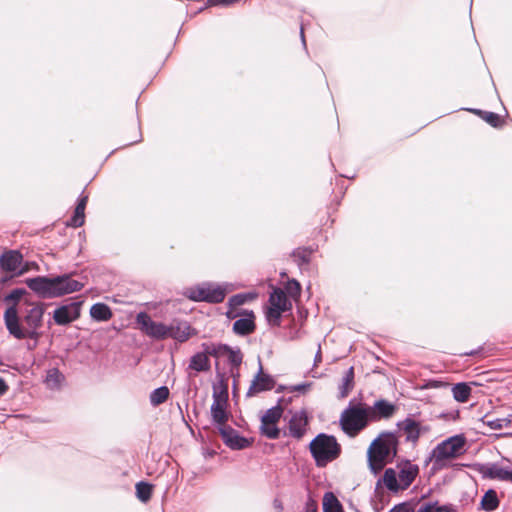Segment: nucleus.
I'll list each match as a JSON object with an SVG mask.
<instances>
[{
  "label": "nucleus",
  "instance_id": "1a4fd4ad",
  "mask_svg": "<svg viewBox=\"0 0 512 512\" xmlns=\"http://www.w3.org/2000/svg\"><path fill=\"white\" fill-rule=\"evenodd\" d=\"M284 409L278 403L276 406L268 409L261 417L260 433L271 440H276L281 435V430L277 424L283 415Z\"/></svg>",
  "mask_w": 512,
  "mask_h": 512
},
{
  "label": "nucleus",
  "instance_id": "3c124183",
  "mask_svg": "<svg viewBox=\"0 0 512 512\" xmlns=\"http://www.w3.org/2000/svg\"><path fill=\"white\" fill-rule=\"evenodd\" d=\"M237 0H221L220 3L221 4H224V5H229V4H232L234 2H236Z\"/></svg>",
  "mask_w": 512,
  "mask_h": 512
},
{
  "label": "nucleus",
  "instance_id": "6e6552de",
  "mask_svg": "<svg viewBox=\"0 0 512 512\" xmlns=\"http://www.w3.org/2000/svg\"><path fill=\"white\" fill-rule=\"evenodd\" d=\"M226 289L220 285L203 283L187 289L186 296L196 302L221 303L226 296Z\"/></svg>",
  "mask_w": 512,
  "mask_h": 512
},
{
  "label": "nucleus",
  "instance_id": "864d4df0",
  "mask_svg": "<svg viewBox=\"0 0 512 512\" xmlns=\"http://www.w3.org/2000/svg\"><path fill=\"white\" fill-rule=\"evenodd\" d=\"M300 35H301L302 42H303V44L305 45V36H304V29H303V26H301Z\"/></svg>",
  "mask_w": 512,
  "mask_h": 512
},
{
  "label": "nucleus",
  "instance_id": "c85d7f7f",
  "mask_svg": "<svg viewBox=\"0 0 512 512\" xmlns=\"http://www.w3.org/2000/svg\"><path fill=\"white\" fill-rule=\"evenodd\" d=\"M471 391V387L465 382L456 383L452 387L453 398L460 403H465L469 400Z\"/></svg>",
  "mask_w": 512,
  "mask_h": 512
},
{
  "label": "nucleus",
  "instance_id": "f257e3e1",
  "mask_svg": "<svg viewBox=\"0 0 512 512\" xmlns=\"http://www.w3.org/2000/svg\"><path fill=\"white\" fill-rule=\"evenodd\" d=\"M26 285L37 296L43 299L61 297L66 294L80 291L84 284L73 279L71 275L64 274L53 278L37 276L25 280Z\"/></svg>",
  "mask_w": 512,
  "mask_h": 512
},
{
  "label": "nucleus",
  "instance_id": "49530a36",
  "mask_svg": "<svg viewBox=\"0 0 512 512\" xmlns=\"http://www.w3.org/2000/svg\"><path fill=\"white\" fill-rule=\"evenodd\" d=\"M389 512H413V510L406 504H399L392 508Z\"/></svg>",
  "mask_w": 512,
  "mask_h": 512
},
{
  "label": "nucleus",
  "instance_id": "b1692460",
  "mask_svg": "<svg viewBox=\"0 0 512 512\" xmlns=\"http://www.w3.org/2000/svg\"><path fill=\"white\" fill-rule=\"evenodd\" d=\"M227 403L213 401L211 405V415L214 423L218 424L219 427L226 426V422L228 421V413H227Z\"/></svg>",
  "mask_w": 512,
  "mask_h": 512
},
{
  "label": "nucleus",
  "instance_id": "58836bf2",
  "mask_svg": "<svg viewBox=\"0 0 512 512\" xmlns=\"http://www.w3.org/2000/svg\"><path fill=\"white\" fill-rule=\"evenodd\" d=\"M285 289L287 293L294 298L298 297L301 292L300 283L295 279L289 280L285 286Z\"/></svg>",
  "mask_w": 512,
  "mask_h": 512
},
{
  "label": "nucleus",
  "instance_id": "423d86ee",
  "mask_svg": "<svg viewBox=\"0 0 512 512\" xmlns=\"http://www.w3.org/2000/svg\"><path fill=\"white\" fill-rule=\"evenodd\" d=\"M466 438L463 435L451 436L432 450L430 459L433 460L436 468H442L447 460L455 459L463 455L466 451Z\"/></svg>",
  "mask_w": 512,
  "mask_h": 512
},
{
  "label": "nucleus",
  "instance_id": "2f4dec72",
  "mask_svg": "<svg viewBox=\"0 0 512 512\" xmlns=\"http://www.w3.org/2000/svg\"><path fill=\"white\" fill-rule=\"evenodd\" d=\"M169 389L166 386H161L154 389L150 394V403L153 406H158L164 403L169 397Z\"/></svg>",
  "mask_w": 512,
  "mask_h": 512
},
{
  "label": "nucleus",
  "instance_id": "ea45409f",
  "mask_svg": "<svg viewBox=\"0 0 512 512\" xmlns=\"http://www.w3.org/2000/svg\"><path fill=\"white\" fill-rule=\"evenodd\" d=\"M283 312L285 311L282 309L270 306L266 312V316L270 322L278 325Z\"/></svg>",
  "mask_w": 512,
  "mask_h": 512
},
{
  "label": "nucleus",
  "instance_id": "c9c22d12",
  "mask_svg": "<svg viewBox=\"0 0 512 512\" xmlns=\"http://www.w3.org/2000/svg\"><path fill=\"white\" fill-rule=\"evenodd\" d=\"M313 250L310 248H297L293 251L292 256L299 266L308 264L310 262Z\"/></svg>",
  "mask_w": 512,
  "mask_h": 512
},
{
  "label": "nucleus",
  "instance_id": "a19ab883",
  "mask_svg": "<svg viewBox=\"0 0 512 512\" xmlns=\"http://www.w3.org/2000/svg\"><path fill=\"white\" fill-rule=\"evenodd\" d=\"M62 378H63V376L59 372V370L54 368V369L49 370L47 377H46V382L48 384L58 385Z\"/></svg>",
  "mask_w": 512,
  "mask_h": 512
},
{
  "label": "nucleus",
  "instance_id": "f8f14e48",
  "mask_svg": "<svg viewBox=\"0 0 512 512\" xmlns=\"http://www.w3.org/2000/svg\"><path fill=\"white\" fill-rule=\"evenodd\" d=\"M308 417L304 410L295 412L290 420L288 421V432H284V435H288L296 440H300L304 437L308 429Z\"/></svg>",
  "mask_w": 512,
  "mask_h": 512
},
{
  "label": "nucleus",
  "instance_id": "f704fd0d",
  "mask_svg": "<svg viewBox=\"0 0 512 512\" xmlns=\"http://www.w3.org/2000/svg\"><path fill=\"white\" fill-rule=\"evenodd\" d=\"M152 490H153V486L147 482L141 481L136 484L137 498L144 503H146L147 501L150 500L151 495H152Z\"/></svg>",
  "mask_w": 512,
  "mask_h": 512
},
{
  "label": "nucleus",
  "instance_id": "2eb2a0df",
  "mask_svg": "<svg viewBox=\"0 0 512 512\" xmlns=\"http://www.w3.org/2000/svg\"><path fill=\"white\" fill-rule=\"evenodd\" d=\"M240 314L243 315L244 317L237 319L233 323V332L239 336H247L252 334L256 329V324L254 321L255 315L253 311L244 310Z\"/></svg>",
  "mask_w": 512,
  "mask_h": 512
},
{
  "label": "nucleus",
  "instance_id": "4468645a",
  "mask_svg": "<svg viewBox=\"0 0 512 512\" xmlns=\"http://www.w3.org/2000/svg\"><path fill=\"white\" fill-rule=\"evenodd\" d=\"M224 443L231 449L241 450L249 446L247 438L240 436L237 431L229 426L219 427Z\"/></svg>",
  "mask_w": 512,
  "mask_h": 512
},
{
  "label": "nucleus",
  "instance_id": "a18cd8bd",
  "mask_svg": "<svg viewBox=\"0 0 512 512\" xmlns=\"http://www.w3.org/2000/svg\"><path fill=\"white\" fill-rule=\"evenodd\" d=\"M310 387V384L302 383L298 385H294L288 388L289 392H305Z\"/></svg>",
  "mask_w": 512,
  "mask_h": 512
},
{
  "label": "nucleus",
  "instance_id": "5fc2aeb1",
  "mask_svg": "<svg viewBox=\"0 0 512 512\" xmlns=\"http://www.w3.org/2000/svg\"><path fill=\"white\" fill-rule=\"evenodd\" d=\"M507 481L512 482V468L510 469V477L507 478Z\"/></svg>",
  "mask_w": 512,
  "mask_h": 512
},
{
  "label": "nucleus",
  "instance_id": "7c9ffc66",
  "mask_svg": "<svg viewBox=\"0 0 512 512\" xmlns=\"http://www.w3.org/2000/svg\"><path fill=\"white\" fill-rule=\"evenodd\" d=\"M499 506L497 493L493 489H489L482 497L481 507L485 511H494Z\"/></svg>",
  "mask_w": 512,
  "mask_h": 512
},
{
  "label": "nucleus",
  "instance_id": "0eeeda50",
  "mask_svg": "<svg viewBox=\"0 0 512 512\" xmlns=\"http://www.w3.org/2000/svg\"><path fill=\"white\" fill-rule=\"evenodd\" d=\"M370 422L367 408L361 405H350L340 417L342 430L349 436H356Z\"/></svg>",
  "mask_w": 512,
  "mask_h": 512
},
{
  "label": "nucleus",
  "instance_id": "f03ea898",
  "mask_svg": "<svg viewBox=\"0 0 512 512\" xmlns=\"http://www.w3.org/2000/svg\"><path fill=\"white\" fill-rule=\"evenodd\" d=\"M43 314L44 308L41 305H35L29 309L24 317L27 325V328L24 329L20 325L17 308L15 305H11L4 313L5 326L16 339H36L38 337L37 329L42 325Z\"/></svg>",
  "mask_w": 512,
  "mask_h": 512
},
{
  "label": "nucleus",
  "instance_id": "cd10ccee",
  "mask_svg": "<svg viewBox=\"0 0 512 512\" xmlns=\"http://www.w3.org/2000/svg\"><path fill=\"white\" fill-rule=\"evenodd\" d=\"M90 315L96 321H108L112 317V312L108 305L96 303L90 308Z\"/></svg>",
  "mask_w": 512,
  "mask_h": 512
},
{
  "label": "nucleus",
  "instance_id": "39448f33",
  "mask_svg": "<svg viewBox=\"0 0 512 512\" xmlns=\"http://www.w3.org/2000/svg\"><path fill=\"white\" fill-rule=\"evenodd\" d=\"M310 453L317 467H325L341 454V445L333 435L318 434L309 444Z\"/></svg>",
  "mask_w": 512,
  "mask_h": 512
},
{
  "label": "nucleus",
  "instance_id": "e433bc0d",
  "mask_svg": "<svg viewBox=\"0 0 512 512\" xmlns=\"http://www.w3.org/2000/svg\"><path fill=\"white\" fill-rule=\"evenodd\" d=\"M254 298L253 294L250 293H239L236 295H233L229 298L228 305L231 308L239 307L243 304H245L248 300H252Z\"/></svg>",
  "mask_w": 512,
  "mask_h": 512
},
{
  "label": "nucleus",
  "instance_id": "6ab92c4d",
  "mask_svg": "<svg viewBox=\"0 0 512 512\" xmlns=\"http://www.w3.org/2000/svg\"><path fill=\"white\" fill-rule=\"evenodd\" d=\"M397 427L405 434L406 441L413 443L418 441L421 434L419 422L415 421L411 417H407L403 421L398 422Z\"/></svg>",
  "mask_w": 512,
  "mask_h": 512
},
{
  "label": "nucleus",
  "instance_id": "5701e85b",
  "mask_svg": "<svg viewBox=\"0 0 512 512\" xmlns=\"http://www.w3.org/2000/svg\"><path fill=\"white\" fill-rule=\"evenodd\" d=\"M190 336L191 327L187 323L168 326L167 338H172L179 342H185L190 338Z\"/></svg>",
  "mask_w": 512,
  "mask_h": 512
},
{
  "label": "nucleus",
  "instance_id": "bb28decb",
  "mask_svg": "<svg viewBox=\"0 0 512 512\" xmlns=\"http://www.w3.org/2000/svg\"><path fill=\"white\" fill-rule=\"evenodd\" d=\"M354 388V368L350 367L344 374L339 385V397L345 398Z\"/></svg>",
  "mask_w": 512,
  "mask_h": 512
},
{
  "label": "nucleus",
  "instance_id": "9b49d317",
  "mask_svg": "<svg viewBox=\"0 0 512 512\" xmlns=\"http://www.w3.org/2000/svg\"><path fill=\"white\" fill-rule=\"evenodd\" d=\"M201 348L205 349L206 352L210 353L213 357L227 355L229 363L235 367H238L242 363L243 355L240 349L234 350L226 344L210 342L202 343Z\"/></svg>",
  "mask_w": 512,
  "mask_h": 512
},
{
  "label": "nucleus",
  "instance_id": "4be33fe9",
  "mask_svg": "<svg viewBox=\"0 0 512 512\" xmlns=\"http://www.w3.org/2000/svg\"><path fill=\"white\" fill-rule=\"evenodd\" d=\"M88 201L87 195H81L78 199V203L76 205L75 211L69 222L67 223L68 226L78 228L81 227L84 224L85 221V208Z\"/></svg>",
  "mask_w": 512,
  "mask_h": 512
},
{
  "label": "nucleus",
  "instance_id": "9d476101",
  "mask_svg": "<svg viewBox=\"0 0 512 512\" xmlns=\"http://www.w3.org/2000/svg\"><path fill=\"white\" fill-rule=\"evenodd\" d=\"M136 323L139 325L140 329L151 338L157 340L167 338L168 326L163 323L153 321L146 312H140L137 314Z\"/></svg>",
  "mask_w": 512,
  "mask_h": 512
},
{
  "label": "nucleus",
  "instance_id": "20e7f679",
  "mask_svg": "<svg viewBox=\"0 0 512 512\" xmlns=\"http://www.w3.org/2000/svg\"><path fill=\"white\" fill-rule=\"evenodd\" d=\"M419 474V467L411 461L406 460L397 465V470L387 468L383 477L378 480V485H383L392 493L406 490L414 482Z\"/></svg>",
  "mask_w": 512,
  "mask_h": 512
},
{
  "label": "nucleus",
  "instance_id": "a211bd4d",
  "mask_svg": "<svg viewBox=\"0 0 512 512\" xmlns=\"http://www.w3.org/2000/svg\"><path fill=\"white\" fill-rule=\"evenodd\" d=\"M274 386V379L270 375L264 374L262 366L260 365L259 371L248 390V394L253 395L263 391L271 390L274 388Z\"/></svg>",
  "mask_w": 512,
  "mask_h": 512
},
{
  "label": "nucleus",
  "instance_id": "72a5a7b5",
  "mask_svg": "<svg viewBox=\"0 0 512 512\" xmlns=\"http://www.w3.org/2000/svg\"><path fill=\"white\" fill-rule=\"evenodd\" d=\"M469 111L480 116L483 120H485L492 127H499L501 125L500 116L497 113L483 111L480 109H470Z\"/></svg>",
  "mask_w": 512,
  "mask_h": 512
},
{
  "label": "nucleus",
  "instance_id": "a878e982",
  "mask_svg": "<svg viewBox=\"0 0 512 512\" xmlns=\"http://www.w3.org/2000/svg\"><path fill=\"white\" fill-rule=\"evenodd\" d=\"M269 304L270 306L282 309L284 311H287L291 308V303L288 300L286 293L280 288H275L270 294Z\"/></svg>",
  "mask_w": 512,
  "mask_h": 512
},
{
  "label": "nucleus",
  "instance_id": "aec40b11",
  "mask_svg": "<svg viewBox=\"0 0 512 512\" xmlns=\"http://www.w3.org/2000/svg\"><path fill=\"white\" fill-rule=\"evenodd\" d=\"M209 356H211V354L207 353L206 350L202 348V351L195 353L190 358L187 370H192L196 373L209 371L211 368Z\"/></svg>",
  "mask_w": 512,
  "mask_h": 512
},
{
  "label": "nucleus",
  "instance_id": "412c9836",
  "mask_svg": "<svg viewBox=\"0 0 512 512\" xmlns=\"http://www.w3.org/2000/svg\"><path fill=\"white\" fill-rule=\"evenodd\" d=\"M484 425L492 430H501L512 428V413L505 417H492L487 414L482 418Z\"/></svg>",
  "mask_w": 512,
  "mask_h": 512
},
{
  "label": "nucleus",
  "instance_id": "f3484780",
  "mask_svg": "<svg viewBox=\"0 0 512 512\" xmlns=\"http://www.w3.org/2000/svg\"><path fill=\"white\" fill-rule=\"evenodd\" d=\"M80 315L79 306L76 303L63 305L54 311L53 318L58 325H67L76 320Z\"/></svg>",
  "mask_w": 512,
  "mask_h": 512
},
{
  "label": "nucleus",
  "instance_id": "473e14b6",
  "mask_svg": "<svg viewBox=\"0 0 512 512\" xmlns=\"http://www.w3.org/2000/svg\"><path fill=\"white\" fill-rule=\"evenodd\" d=\"M213 401L228 403V386L221 380L213 385Z\"/></svg>",
  "mask_w": 512,
  "mask_h": 512
},
{
  "label": "nucleus",
  "instance_id": "79ce46f5",
  "mask_svg": "<svg viewBox=\"0 0 512 512\" xmlns=\"http://www.w3.org/2000/svg\"><path fill=\"white\" fill-rule=\"evenodd\" d=\"M437 502H428L421 505L416 512H434Z\"/></svg>",
  "mask_w": 512,
  "mask_h": 512
},
{
  "label": "nucleus",
  "instance_id": "c756f323",
  "mask_svg": "<svg viewBox=\"0 0 512 512\" xmlns=\"http://www.w3.org/2000/svg\"><path fill=\"white\" fill-rule=\"evenodd\" d=\"M323 512H344L343 507L333 492H326L323 496Z\"/></svg>",
  "mask_w": 512,
  "mask_h": 512
},
{
  "label": "nucleus",
  "instance_id": "09e8293b",
  "mask_svg": "<svg viewBox=\"0 0 512 512\" xmlns=\"http://www.w3.org/2000/svg\"><path fill=\"white\" fill-rule=\"evenodd\" d=\"M9 387L6 384L5 380L0 377V396H3L7 391Z\"/></svg>",
  "mask_w": 512,
  "mask_h": 512
},
{
  "label": "nucleus",
  "instance_id": "ddd939ff",
  "mask_svg": "<svg viewBox=\"0 0 512 512\" xmlns=\"http://www.w3.org/2000/svg\"><path fill=\"white\" fill-rule=\"evenodd\" d=\"M366 408L371 422L389 419L394 415L397 409L396 405L385 399L377 400L373 406H367Z\"/></svg>",
  "mask_w": 512,
  "mask_h": 512
},
{
  "label": "nucleus",
  "instance_id": "393cba45",
  "mask_svg": "<svg viewBox=\"0 0 512 512\" xmlns=\"http://www.w3.org/2000/svg\"><path fill=\"white\" fill-rule=\"evenodd\" d=\"M483 474L491 479L507 481V478L510 477V468L499 464H490L484 468Z\"/></svg>",
  "mask_w": 512,
  "mask_h": 512
},
{
  "label": "nucleus",
  "instance_id": "603ef678",
  "mask_svg": "<svg viewBox=\"0 0 512 512\" xmlns=\"http://www.w3.org/2000/svg\"><path fill=\"white\" fill-rule=\"evenodd\" d=\"M239 314L238 313H233L232 311H228L227 312V317L228 318H235L237 317Z\"/></svg>",
  "mask_w": 512,
  "mask_h": 512
},
{
  "label": "nucleus",
  "instance_id": "de8ad7c7",
  "mask_svg": "<svg viewBox=\"0 0 512 512\" xmlns=\"http://www.w3.org/2000/svg\"><path fill=\"white\" fill-rule=\"evenodd\" d=\"M317 503L313 499H309L306 503V511L305 512H317Z\"/></svg>",
  "mask_w": 512,
  "mask_h": 512
},
{
  "label": "nucleus",
  "instance_id": "8fccbe9b",
  "mask_svg": "<svg viewBox=\"0 0 512 512\" xmlns=\"http://www.w3.org/2000/svg\"><path fill=\"white\" fill-rule=\"evenodd\" d=\"M321 361H322V355H321V348L319 347L318 351H317V353L315 355V359H314L315 365H317Z\"/></svg>",
  "mask_w": 512,
  "mask_h": 512
},
{
  "label": "nucleus",
  "instance_id": "6e6d98bb",
  "mask_svg": "<svg viewBox=\"0 0 512 512\" xmlns=\"http://www.w3.org/2000/svg\"><path fill=\"white\" fill-rule=\"evenodd\" d=\"M474 354H475V352H474V351H471V352H469V353H465V355H474Z\"/></svg>",
  "mask_w": 512,
  "mask_h": 512
},
{
  "label": "nucleus",
  "instance_id": "dca6fc26",
  "mask_svg": "<svg viewBox=\"0 0 512 512\" xmlns=\"http://www.w3.org/2000/svg\"><path fill=\"white\" fill-rule=\"evenodd\" d=\"M23 262V255L18 250H5L0 255V268L4 272H16Z\"/></svg>",
  "mask_w": 512,
  "mask_h": 512
},
{
  "label": "nucleus",
  "instance_id": "c03bdc74",
  "mask_svg": "<svg viewBox=\"0 0 512 512\" xmlns=\"http://www.w3.org/2000/svg\"><path fill=\"white\" fill-rule=\"evenodd\" d=\"M434 512H457L453 505H439L436 504V508Z\"/></svg>",
  "mask_w": 512,
  "mask_h": 512
},
{
  "label": "nucleus",
  "instance_id": "4c0bfd02",
  "mask_svg": "<svg viewBox=\"0 0 512 512\" xmlns=\"http://www.w3.org/2000/svg\"><path fill=\"white\" fill-rule=\"evenodd\" d=\"M26 293V290L23 288H16L13 289L9 294H7L4 297V301L7 303H12V305L17 306L19 300L22 298V296Z\"/></svg>",
  "mask_w": 512,
  "mask_h": 512
},
{
  "label": "nucleus",
  "instance_id": "7ed1b4c3",
  "mask_svg": "<svg viewBox=\"0 0 512 512\" xmlns=\"http://www.w3.org/2000/svg\"><path fill=\"white\" fill-rule=\"evenodd\" d=\"M399 439L394 432H382L370 444L367 457L368 465L373 474H378L387 463L397 456Z\"/></svg>",
  "mask_w": 512,
  "mask_h": 512
},
{
  "label": "nucleus",
  "instance_id": "37998d69",
  "mask_svg": "<svg viewBox=\"0 0 512 512\" xmlns=\"http://www.w3.org/2000/svg\"><path fill=\"white\" fill-rule=\"evenodd\" d=\"M31 267L38 268L37 264L32 262H26L23 266H20L17 275H23L30 270Z\"/></svg>",
  "mask_w": 512,
  "mask_h": 512
}]
</instances>
